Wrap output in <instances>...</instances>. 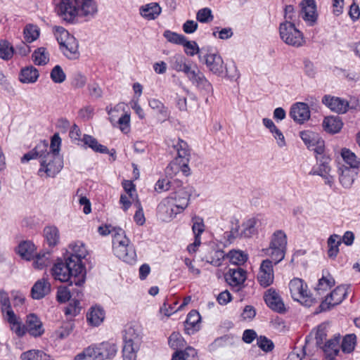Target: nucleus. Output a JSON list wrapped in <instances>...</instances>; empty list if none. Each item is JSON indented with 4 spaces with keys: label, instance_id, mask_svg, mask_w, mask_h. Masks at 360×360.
<instances>
[{
    "label": "nucleus",
    "instance_id": "nucleus-1",
    "mask_svg": "<svg viewBox=\"0 0 360 360\" xmlns=\"http://www.w3.org/2000/svg\"><path fill=\"white\" fill-rule=\"evenodd\" d=\"M51 274L56 280L69 282V285L80 287L85 282V267L78 265L66 258L65 261L58 259L51 269Z\"/></svg>",
    "mask_w": 360,
    "mask_h": 360
},
{
    "label": "nucleus",
    "instance_id": "nucleus-2",
    "mask_svg": "<svg viewBox=\"0 0 360 360\" xmlns=\"http://www.w3.org/2000/svg\"><path fill=\"white\" fill-rule=\"evenodd\" d=\"M117 231L112 239L114 255L129 264H134L137 259L134 246L126 236L124 230H118Z\"/></svg>",
    "mask_w": 360,
    "mask_h": 360
},
{
    "label": "nucleus",
    "instance_id": "nucleus-3",
    "mask_svg": "<svg viewBox=\"0 0 360 360\" xmlns=\"http://www.w3.org/2000/svg\"><path fill=\"white\" fill-rule=\"evenodd\" d=\"M286 246V234L281 230H277L271 235L269 247L263 248L262 251L264 255L269 257L276 265L284 259Z\"/></svg>",
    "mask_w": 360,
    "mask_h": 360
},
{
    "label": "nucleus",
    "instance_id": "nucleus-4",
    "mask_svg": "<svg viewBox=\"0 0 360 360\" xmlns=\"http://www.w3.org/2000/svg\"><path fill=\"white\" fill-rule=\"evenodd\" d=\"M54 34L60 44V49L63 54L70 60H75L79 57L78 42L74 36L63 27H55Z\"/></svg>",
    "mask_w": 360,
    "mask_h": 360
},
{
    "label": "nucleus",
    "instance_id": "nucleus-5",
    "mask_svg": "<svg viewBox=\"0 0 360 360\" xmlns=\"http://www.w3.org/2000/svg\"><path fill=\"white\" fill-rule=\"evenodd\" d=\"M181 72L184 74L188 80L200 91L207 94L213 91L212 84L206 78L204 73L199 69L197 64L184 63L181 65Z\"/></svg>",
    "mask_w": 360,
    "mask_h": 360
},
{
    "label": "nucleus",
    "instance_id": "nucleus-6",
    "mask_svg": "<svg viewBox=\"0 0 360 360\" xmlns=\"http://www.w3.org/2000/svg\"><path fill=\"white\" fill-rule=\"evenodd\" d=\"M179 212L180 197L177 193L163 199L157 207V215L162 221H170Z\"/></svg>",
    "mask_w": 360,
    "mask_h": 360
},
{
    "label": "nucleus",
    "instance_id": "nucleus-7",
    "mask_svg": "<svg viewBox=\"0 0 360 360\" xmlns=\"http://www.w3.org/2000/svg\"><path fill=\"white\" fill-rule=\"evenodd\" d=\"M40 160V168L38 171L39 176L55 177L63 167V159L60 155L42 153Z\"/></svg>",
    "mask_w": 360,
    "mask_h": 360
},
{
    "label": "nucleus",
    "instance_id": "nucleus-8",
    "mask_svg": "<svg viewBox=\"0 0 360 360\" xmlns=\"http://www.w3.org/2000/svg\"><path fill=\"white\" fill-rule=\"evenodd\" d=\"M280 37L288 45L300 47L305 43L303 34L292 22H284L279 27Z\"/></svg>",
    "mask_w": 360,
    "mask_h": 360
},
{
    "label": "nucleus",
    "instance_id": "nucleus-9",
    "mask_svg": "<svg viewBox=\"0 0 360 360\" xmlns=\"http://www.w3.org/2000/svg\"><path fill=\"white\" fill-rule=\"evenodd\" d=\"M289 289L295 301L300 302L307 307H310L314 302V299L309 295L307 285L303 280L293 278L289 283Z\"/></svg>",
    "mask_w": 360,
    "mask_h": 360
},
{
    "label": "nucleus",
    "instance_id": "nucleus-10",
    "mask_svg": "<svg viewBox=\"0 0 360 360\" xmlns=\"http://www.w3.org/2000/svg\"><path fill=\"white\" fill-rule=\"evenodd\" d=\"M200 252L201 259L214 266H221L225 259L224 252L217 248L214 242L203 243Z\"/></svg>",
    "mask_w": 360,
    "mask_h": 360
},
{
    "label": "nucleus",
    "instance_id": "nucleus-11",
    "mask_svg": "<svg viewBox=\"0 0 360 360\" xmlns=\"http://www.w3.org/2000/svg\"><path fill=\"white\" fill-rule=\"evenodd\" d=\"M79 0H61L56 11L63 20L73 23L79 15Z\"/></svg>",
    "mask_w": 360,
    "mask_h": 360
},
{
    "label": "nucleus",
    "instance_id": "nucleus-12",
    "mask_svg": "<svg viewBox=\"0 0 360 360\" xmlns=\"http://www.w3.org/2000/svg\"><path fill=\"white\" fill-rule=\"evenodd\" d=\"M199 60L204 63L210 72L217 76H222L224 72V63L217 51H207L206 53H200Z\"/></svg>",
    "mask_w": 360,
    "mask_h": 360
},
{
    "label": "nucleus",
    "instance_id": "nucleus-13",
    "mask_svg": "<svg viewBox=\"0 0 360 360\" xmlns=\"http://www.w3.org/2000/svg\"><path fill=\"white\" fill-rule=\"evenodd\" d=\"M93 349L94 360H106L113 359L117 352V346L112 342L106 341L91 345Z\"/></svg>",
    "mask_w": 360,
    "mask_h": 360
},
{
    "label": "nucleus",
    "instance_id": "nucleus-14",
    "mask_svg": "<svg viewBox=\"0 0 360 360\" xmlns=\"http://www.w3.org/2000/svg\"><path fill=\"white\" fill-rule=\"evenodd\" d=\"M123 347H130V349H139L142 342V334L139 326H127L123 332Z\"/></svg>",
    "mask_w": 360,
    "mask_h": 360
},
{
    "label": "nucleus",
    "instance_id": "nucleus-15",
    "mask_svg": "<svg viewBox=\"0 0 360 360\" xmlns=\"http://www.w3.org/2000/svg\"><path fill=\"white\" fill-rule=\"evenodd\" d=\"M348 288L349 287L345 285L338 286L321 302L319 306L321 311H326L331 307L340 304L347 295Z\"/></svg>",
    "mask_w": 360,
    "mask_h": 360
},
{
    "label": "nucleus",
    "instance_id": "nucleus-16",
    "mask_svg": "<svg viewBox=\"0 0 360 360\" xmlns=\"http://www.w3.org/2000/svg\"><path fill=\"white\" fill-rule=\"evenodd\" d=\"M274 262L271 259H266L262 262L257 276L259 283L264 288L271 285L274 279Z\"/></svg>",
    "mask_w": 360,
    "mask_h": 360
},
{
    "label": "nucleus",
    "instance_id": "nucleus-17",
    "mask_svg": "<svg viewBox=\"0 0 360 360\" xmlns=\"http://www.w3.org/2000/svg\"><path fill=\"white\" fill-rule=\"evenodd\" d=\"M226 283L234 288L236 291H239L244 286L246 280V271L242 268L237 266L236 268L229 269L224 275Z\"/></svg>",
    "mask_w": 360,
    "mask_h": 360
},
{
    "label": "nucleus",
    "instance_id": "nucleus-18",
    "mask_svg": "<svg viewBox=\"0 0 360 360\" xmlns=\"http://www.w3.org/2000/svg\"><path fill=\"white\" fill-rule=\"evenodd\" d=\"M300 15L302 19L310 26L317 20L316 5L314 0H302L300 3Z\"/></svg>",
    "mask_w": 360,
    "mask_h": 360
},
{
    "label": "nucleus",
    "instance_id": "nucleus-19",
    "mask_svg": "<svg viewBox=\"0 0 360 360\" xmlns=\"http://www.w3.org/2000/svg\"><path fill=\"white\" fill-rule=\"evenodd\" d=\"M25 326L27 332L32 337H40L44 333L42 322L34 314H30L27 316Z\"/></svg>",
    "mask_w": 360,
    "mask_h": 360
},
{
    "label": "nucleus",
    "instance_id": "nucleus-20",
    "mask_svg": "<svg viewBox=\"0 0 360 360\" xmlns=\"http://www.w3.org/2000/svg\"><path fill=\"white\" fill-rule=\"evenodd\" d=\"M87 255V250L82 241H77L69 245L68 256L67 257L71 261H74L75 264L83 265L82 260Z\"/></svg>",
    "mask_w": 360,
    "mask_h": 360
},
{
    "label": "nucleus",
    "instance_id": "nucleus-21",
    "mask_svg": "<svg viewBox=\"0 0 360 360\" xmlns=\"http://www.w3.org/2000/svg\"><path fill=\"white\" fill-rule=\"evenodd\" d=\"M322 102L331 110L339 114L345 113L349 107V103L347 101L329 95L323 96Z\"/></svg>",
    "mask_w": 360,
    "mask_h": 360
},
{
    "label": "nucleus",
    "instance_id": "nucleus-22",
    "mask_svg": "<svg viewBox=\"0 0 360 360\" xmlns=\"http://www.w3.org/2000/svg\"><path fill=\"white\" fill-rule=\"evenodd\" d=\"M51 290V285L45 278L35 282L31 289V296L34 300H41L48 295Z\"/></svg>",
    "mask_w": 360,
    "mask_h": 360
},
{
    "label": "nucleus",
    "instance_id": "nucleus-23",
    "mask_svg": "<svg viewBox=\"0 0 360 360\" xmlns=\"http://www.w3.org/2000/svg\"><path fill=\"white\" fill-rule=\"evenodd\" d=\"M290 116L297 123H303L310 117V111L308 105L304 103L294 104L290 112Z\"/></svg>",
    "mask_w": 360,
    "mask_h": 360
},
{
    "label": "nucleus",
    "instance_id": "nucleus-24",
    "mask_svg": "<svg viewBox=\"0 0 360 360\" xmlns=\"http://www.w3.org/2000/svg\"><path fill=\"white\" fill-rule=\"evenodd\" d=\"M264 297L266 304L271 309L278 312L283 311L284 304L275 290L272 288L269 289L265 292Z\"/></svg>",
    "mask_w": 360,
    "mask_h": 360
},
{
    "label": "nucleus",
    "instance_id": "nucleus-25",
    "mask_svg": "<svg viewBox=\"0 0 360 360\" xmlns=\"http://www.w3.org/2000/svg\"><path fill=\"white\" fill-rule=\"evenodd\" d=\"M79 16L86 18V20L94 18L98 12L95 0H79Z\"/></svg>",
    "mask_w": 360,
    "mask_h": 360
},
{
    "label": "nucleus",
    "instance_id": "nucleus-26",
    "mask_svg": "<svg viewBox=\"0 0 360 360\" xmlns=\"http://www.w3.org/2000/svg\"><path fill=\"white\" fill-rule=\"evenodd\" d=\"M200 316L196 310H191L184 322V330L188 335H191L200 329Z\"/></svg>",
    "mask_w": 360,
    "mask_h": 360
},
{
    "label": "nucleus",
    "instance_id": "nucleus-27",
    "mask_svg": "<svg viewBox=\"0 0 360 360\" xmlns=\"http://www.w3.org/2000/svg\"><path fill=\"white\" fill-rule=\"evenodd\" d=\"M339 171L340 183L345 188H350L354 183L356 176L357 175L356 170L349 168L347 166L342 165V167H340Z\"/></svg>",
    "mask_w": 360,
    "mask_h": 360
},
{
    "label": "nucleus",
    "instance_id": "nucleus-28",
    "mask_svg": "<svg viewBox=\"0 0 360 360\" xmlns=\"http://www.w3.org/2000/svg\"><path fill=\"white\" fill-rule=\"evenodd\" d=\"M6 319L10 324L11 329L18 337H22L26 333L25 326L22 325L20 319L16 316L13 310L7 311Z\"/></svg>",
    "mask_w": 360,
    "mask_h": 360
},
{
    "label": "nucleus",
    "instance_id": "nucleus-29",
    "mask_svg": "<svg viewBox=\"0 0 360 360\" xmlns=\"http://www.w3.org/2000/svg\"><path fill=\"white\" fill-rule=\"evenodd\" d=\"M105 311L100 306L91 307L86 314V319L91 326H98L105 319Z\"/></svg>",
    "mask_w": 360,
    "mask_h": 360
},
{
    "label": "nucleus",
    "instance_id": "nucleus-30",
    "mask_svg": "<svg viewBox=\"0 0 360 360\" xmlns=\"http://www.w3.org/2000/svg\"><path fill=\"white\" fill-rule=\"evenodd\" d=\"M340 337L335 336L326 341L324 345L321 346V348L323 349L328 359L331 358L334 359V357L338 355L340 351Z\"/></svg>",
    "mask_w": 360,
    "mask_h": 360
},
{
    "label": "nucleus",
    "instance_id": "nucleus-31",
    "mask_svg": "<svg viewBox=\"0 0 360 360\" xmlns=\"http://www.w3.org/2000/svg\"><path fill=\"white\" fill-rule=\"evenodd\" d=\"M140 15L147 20H154L157 18L161 13V8L158 4L152 2L143 6L139 8Z\"/></svg>",
    "mask_w": 360,
    "mask_h": 360
},
{
    "label": "nucleus",
    "instance_id": "nucleus-32",
    "mask_svg": "<svg viewBox=\"0 0 360 360\" xmlns=\"http://www.w3.org/2000/svg\"><path fill=\"white\" fill-rule=\"evenodd\" d=\"M316 160L320 162V164L311 169L309 175H318L322 177L330 172V159L328 157L322 155L320 158L316 157Z\"/></svg>",
    "mask_w": 360,
    "mask_h": 360
},
{
    "label": "nucleus",
    "instance_id": "nucleus-33",
    "mask_svg": "<svg viewBox=\"0 0 360 360\" xmlns=\"http://www.w3.org/2000/svg\"><path fill=\"white\" fill-rule=\"evenodd\" d=\"M259 220L255 217L245 219L242 225V237L250 238L257 233Z\"/></svg>",
    "mask_w": 360,
    "mask_h": 360
},
{
    "label": "nucleus",
    "instance_id": "nucleus-34",
    "mask_svg": "<svg viewBox=\"0 0 360 360\" xmlns=\"http://www.w3.org/2000/svg\"><path fill=\"white\" fill-rule=\"evenodd\" d=\"M39 76L37 69L33 66H29L21 70L19 80L24 84L34 83Z\"/></svg>",
    "mask_w": 360,
    "mask_h": 360
},
{
    "label": "nucleus",
    "instance_id": "nucleus-35",
    "mask_svg": "<svg viewBox=\"0 0 360 360\" xmlns=\"http://www.w3.org/2000/svg\"><path fill=\"white\" fill-rule=\"evenodd\" d=\"M44 236L50 247H54L59 243L60 233L58 229L55 226H46L44 229Z\"/></svg>",
    "mask_w": 360,
    "mask_h": 360
},
{
    "label": "nucleus",
    "instance_id": "nucleus-36",
    "mask_svg": "<svg viewBox=\"0 0 360 360\" xmlns=\"http://www.w3.org/2000/svg\"><path fill=\"white\" fill-rule=\"evenodd\" d=\"M323 126L326 131L335 134L341 129L342 122L339 117L330 116L324 119Z\"/></svg>",
    "mask_w": 360,
    "mask_h": 360
},
{
    "label": "nucleus",
    "instance_id": "nucleus-37",
    "mask_svg": "<svg viewBox=\"0 0 360 360\" xmlns=\"http://www.w3.org/2000/svg\"><path fill=\"white\" fill-rule=\"evenodd\" d=\"M82 295V290H77V298L70 301L68 305L64 308V313L67 316L72 318L79 314L81 310L79 299Z\"/></svg>",
    "mask_w": 360,
    "mask_h": 360
},
{
    "label": "nucleus",
    "instance_id": "nucleus-38",
    "mask_svg": "<svg viewBox=\"0 0 360 360\" xmlns=\"http://www.w3.org/2000/svg\"><path fill=\"white\" fill-rule=\"evenodd\" d=\"M181 46L184 48V53L188 56H194L195 55H200V53H204V50H200V48L195 41L187 40L186 37L181 36Z\"/></svg>",
    "mask_w": 360,
    "mask_h": 360
},
{
    "label": "nucleus",
    "instance_id": "nucleus-39",
    "mask_svg": "<svg viewBox=\"0 0 360 360\" xmlns=\"http://www.w3.org/2000/svg\"><path fill=\"white\" fill-rule=\"evenodd\" d=\"M341 156L344 162L349 165V168L356 170L360 166V159L348 148H342L341 150Z\"/></svg>",
    "mask_w": 360,
    "mask_h": 360
},
{
    "label": "nucleus",
    "instance_id": "nucleus-40",
    "mask_svg": "<svg viewBox=\"0 0 360 360\" xmlns=\"http://www.w3.org/2000/svg\"><path fill=\"white\" fill-rule=\"evenodd\" d=\"M198 195L193 186H187L181 188V211L188 206L191 199H195Z\"/></svg>",
    "mask_w": 360,
    "mask_h": 360
},
{
    "label": "nucleus",
    "instance_id": "nucleus-41",
    "mask_svg": "<svg viewBox=\"0 0 360 360\" xmlns=\"http://www.w3.org/2000/svg\"><path fill=\"white\" fill-rule=\"evenodd\" d=\"M191 229L193 238H201V235L205 231V224L203 219L194 213L191 217Z\"/></svg>",
    "mask_w": 360,
    "mask_h": 360
},
{
    "label": "nucleus",
    "instance_id": "nucleus-42",
    "mask_svg": "<svg viewBox=\"0 0 360 360\" xmlns=\"http://www.w3.org/2000/svg\"><path fill=\"white\" fill-rule=\"evenodd\" d=\"M176 158H180V150H176ZM180 172V164L178 162V159L176 158L174 160L171 162L169 165L166 167L165 172L167 176L172 181H178V174Z\"/></svg>",
    "mask_w": 360,
    "mask_h": 360
},
{
    "label": "nucleus",
    "instance_id": "nucleus-43",
    "mask_svg": "<svg viewBox=\"0 0 360 360\" xmlns=\"http://www.w3.org/2000/svg\"><path fill=\"white\" fill-rule=\"evenodd\" d=\"M35 245L30 241H24L18 245L19 255L27 260H30L34 257Z\"/></svg>",
    "mask_w": 360,
    "mask_h": 360
},
{
    "label": "nucleus",
    "instance_id": "nucleus-44",
    "mask_svg": "<svg viewBox=\"0 0 360 360\" xmlns=\"http://www.w3.org/2000/svg\"><path fill=\"white\" fill-rule=\"evenodd\" d=\"M53 261V258L50 252L39 253L36 255L35 257H34L33 266L36 269H42L49 265Z\"/></svg>",
    "mask_w": 360,
    "mask_h": 360
},
{
    "label": "nucleus",
    "instance_id": "nucleus-45",
    "mask_svg": "<svg viewBox=\"0 0 360 360\" xmlns=\"http://www.w3.org/2000/svg\"><path fill=\"white\" fill-rule=\"evenodd\" d=\"M82 141L95 152L104 154L108 153V149L106 146L99 143L95 138L90 135L84 134Z\"/></svg>",
    "mask_w": 360,
    "mask_h": 360
},
{
    "label": "nucleus",
    "instance_id": "nucleus-46",
    "mask_svg": "<svg viewBox=\"0 0 360 360\" xmlns=\"http://www.w3.org/2000/svg\"><path fill=\"white\" fill-rule=\"evenodd\" d=\"M335 285V280L333 277L328 272H323L322 277L319 280V283L316 290L319 294L329 290Z\"/></svg>",
    "mask_w": 360,
    "mask_h": 360
},
{
    "label": "nucleus",
    "instance_id": "nucleus-47",
    "mask_svg": "<svg viewBox=\"0 0 360 360\" xmlns=\"http://www.w3.org/2000/svg\"><path fill=\"white\" fill-rule=\"evenodd\" d=\"M21 360H51V357L46 353L39 349H30L22 352L20 355Z\"/></svg>",
    "mask_w": 360,
    "mask_h": 360
},
{
    "label": "nucleus",
    "instance_id": "nucleus-48",
    "mask_svg": "<svg viewBox=\"0 0 360 360\" xmlns=\"http://www.w3.org/2000/svg\"><path fill=\"white\" fill-rule=\"evenodd\" d=\"M47 148H49V146L46 143H40L32 150L25 154L21 158V162L25 163L37 157L41 158L42 153L44 150H46Z\"/></svg>",
    "mask_w": 360,
    "mask_h": 360
},
{
    "label": "nucleus",
    "instance_id": "nucleus-49",
    "mask_svg": "<svg viewBox=\"0 0 360 360\" xmlns=\"http://www.w3.org/2000/svg\"><path fill=\"white\" fill-rule=\"evenodd\" d=\"M168 344L174 350L171 360H180V334L179 332H174L171 334Z\"/></svg>",
    "mask_w": 360,
    "mask_h": 360
},
{
    "label": "nucleus",
    "instance_id": "nucleus-50",
    "mask_svg": "<svg viewBox=\"0 0 360 360\" xmlns=\"http://www.w3.org/2000/svg\"><path fill=\"white\" fill-rule=\"evenodd\" d=\"M328 255L330 258H335L339 252V245L341 244V240L338 235H331L328 239Z\"/></svg>",
    "mask_w": 360,
    "mask_h": 360
},
{
    "label": "nucleus",
    "instance_id": "nucleus-51",
    "mask_svg": "<svg viewBox=\"0 0 360 360\" xmlns=\"http://www.w3.org/2000/svg\"><path fill=\"white\" fill-rule=\"evenodd\" d=\"M242 227L239 224L238 219L231 221V227L229 231H226L224 238L227 239L229 243H231L234 239L242 237Z\"/></svg>",
    "mask_w": 360,
    "mask_h": 360
},
{
    "label": "nucleus",
    "instance_id": "nucleus-52",
    "mask_svg": "<svg viewBox=\"0 0 360 360\" xmlns=\"http://www.w3.org/2000/svg\"><path fill=\"white\" fill-rule=\"evenodd\" d=\"M32 58L37 65H44L49 60V53L44 47L36 49L32 53Z\"/></svg>",
    "mask_w": 360,
    "mask_h": 360
},
{
    "label": "nucleus",
    "instance_id": "nucleus-53",
    "mask_svg": "<svg viewBox=\"0 0 360 360\" xmlns=\"http://www.w3.org/2000/svg\"><path fill=\"white\" fill-rule=\"evenodd\" d=\"M77 290H82L81 286H76V288H70L68 287L59 288L57 292V300L61 303L70 300L72 297L71 294L75 292L77 294Z\"/></svg>",
    "mask_w": 360,
    "mask_h": 360
},
{
    "label": "nucleus",
    "instance_id": "nucleus-54",
    "mask_svg": "<svg viewBox=\"0 0 360 360\" xmlns=\"http://www.w3.org/2000/svg\"><path fill=\"white\" fill-rule=\"evenodd\" d=\"M227 257L231 264L237 266L244 264L248 259L247 255L240 250L230 251L227 255Z\"/></svg>",
    "mask_w": 360,
    "mask_h": 360
},
{
    "label": "nucleus",
    "instance_id": "nucleus-55",
    "mask_svg": "<svg viewBox=\"0 0 360 360\" xmlns=\"http://www.w3.org/2000/svg\"><path fill=\"white\" fill-rule=\"evenodd\" d=\"M356 337L354 334H349L344 337L341 344L342 350L345 353L352 352L355 347Z\"/></svg>",
    "mask_w": 360,
    "mask_h": 360
},
{
    "label": "nucleus",
    "instance_id": "nucleus-56",
    "mask_svg": "<svg viewBox=\"0 0 360 360\" xmlns=\"http://www.w3.org/2000/svg\"><path fill=\"white\" fill-rule=\"evenodd\" d=\"M24 38L26 42L31 43L39 36V28L33 25H27L24 29Z\"/></svg>",
    "mask_w": 360,
    "mask_h": 360
},
{
    "label": "nucleus",
    "instance_id": "nucleus-57",
    "mask_svg": "<svg viewBox=\"0 0 360 360\" xmlns=\"http://www.w3.org/2000/svg\"><path fill=\"white\" fill-rule=\"evenodd\" d=\"M300 137L309 149H310L311 146H314L315 143L320 138L318 134L309 131H302L300 133Z\"/></svg>",
    "mask_w": 360,
    "mask_h": 360
},
{
    "label": "nucleus",
    "instance_id": "nucleus-58",
    "mask_svg": "<svg viewBox=\"0 0 360 360\" xmlns=\"http://www.w3.org/2000/svg\"><path fill=\"white\" fill-rule=\"evenodd\" d=\"M196 19L202 23L211 22L214 19L212 10L209 8L200 9L196 13Z\"/></svg>",
    "mask_w": 360,
    "mask_h": 360
},
{
    "label": "nucleus",
    "instance_id": "nucleus-59",
    "mask_svg": "<svg viewBox=\"0 0 360 360\" xmlns=\"http://www.w3.org/2000/svg\"><path fill=\"white\" fill-rule=\"evenodd\" d=\"M195 157V154L192 151L188 143L181 140V163H189Z\"/></svg>",
    "mask_w": 360,
    "mask_h": 360
},
{
    "label": "nucleus",
    "instance_id": "nucleus-60",
    "mask_svg": "<svg viewBox=\"0 0 360 360\" xmlns=\"http://www.w3.org/2000/svg\"><path fill=\"white\" fill-rule=\"evenodd\" d=\"M50 77L53 82L60 84L66 79V75L62 68L57 65L51 71Z\"/></svg>",
    "mask_w": 360,
    "mask_h": 360
},
{
    "label": "nucleus",
    "instance_id": "nucleus-61",
    "mask_svg": "<svg viewBox=\"0 0 360 360\" xmlns=\"http://www.w3.org/2000/svg\"><path fill=\"white\" fill-rule=\"evenodd\" d=\"M13 55V48L6 41H0V58L9 60Z\"/></svg>",
    "mask_w": 360,
    "mask_h": 360
},
{
    "label": "nucleus",
    "instance_id": "nucleus-62",
    "mask_svg": "<svg viewBox=\"0 0 360 360\" xmlns=\"http://www.w3.org/2000/svg\"><path fill=\"white\" fill-rule=\"evenodd\" d=\"M127 108V105L124 103H120L117 104L115 107L111 106H107L105 108V110L107 111L108 115H109V120L110 122L114 124L115 122L116 121V115H114L115 112H125V108Z\"/></svg>",
    "mask_w": 360,
    "mask_h": 360
},
{
    "label": "nucleus",
    "instance_id": "nucleus-63",
    "mask_svg": "<svg viewBox=\"0 0 360 360\" xmlns=\"http://www.w3.org/2000/svg\"><path fill=\"white\" fill-rule=\"evenodd\" d=\"M60 144H61L60 137L59 136L58 134H55L51 137L49 150L48 151V148H47L46 150H44V153L60 155L59 151H60Z\"/></svg>",
    "mask_w": 360,
    "mask_h": 360
},
{
    "label": "nucleus",
    "instance_id": "nucleus-64",
    "mask_svg": "<svg viewBox=\"0 0 360 360\" xmlns=\"http://www.w3.org/2000/svg\"><path fill=\"white\" fill-rule=\"evenodd\" d=\"M174 306L172 304L164 303L160 309V314L164 315L166 317L170 316L174 313L180 310V306H177V301L173 302Z\"/></svg>",
    "mask_w": 360,
    "mask_h": 360
}]
</instances>
